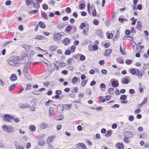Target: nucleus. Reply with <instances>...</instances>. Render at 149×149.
Here are the masks:
<instances>
[{
  "label": "nucleus",
  "mask_w": 149,
  "mask_h": 149,
  "mask_svg": "<svg viewBox=\"0 0 149 149\" xmlns=\"http://www.w3.org/2000/svg\"><path fill=\"white\" fill-rule=\"evenodd\" d=\"M15 58L13 57V60L8 59L7 60V62L8 64L12 66H19V64L15 60Z\"/></svg>",
  "instance_id": "obj_1"
},
{
  "label": "nucleus",
  "mask_w": 149,
  "mask_h": 149,
  "mask_svg": "<svg viewBox=\"0 0 149 149\" xmlns=\"http://www.w3.org/2000/svg\"><path fill=\"white\" fill-rule=\"evenodd\" d=\"M2 129L5 132H11L14 131V128L11 126H8L6 125H5L2 127Z\"/></svg>",
  "instance_id": "obj_2"
},
{
  "label": "nucleus",
  "mask_w": 149,
  "mask_h": 149,
  "mask_svg": "<svg viewBox=\"0 0 149 149\" xmlns=\"http://www.w3.org/2000/svg\"><path fill=\"white\" fill-rule=\"evenodd\" d=\"M13 118V116L9 114H5L3 117V120L8 122H11Z\"/></svg>",
  "instance_id": "obj_3"
},
{
  "label": "nucleus",
  "mask_w": 149,
  "mask_h": 149,
  "mask_svg": "<svg viewBox=\"0 0 149 149\" xmlns=\"http://www.w3.org/2000/svg\"><path fill=\"white\" fill-rule=\"evenodd\" d=\"M64 33H63L60 32L54 34L53 37L54 40L55 41H58L60 40L62 37L63 36V34Z\"/></svg>",
  "instance_id": "obj_4"
},
{
  "label": "nucleus",
  "mask_w": 149,
  "mask_h": 149,
  "mask_svg": "<svg viewBox=\"0 0 149 149\" xmlns=\"http://www.w3.org/2000/svg\"><path fill=\"white\" fill-rule=\"evenodd\" d=\"M43 63H45L46 65V66H47L48 71L49 72H52L54 69L52 68L51 64L49 62H48L47 63H45V62Z\"/></svg>",
  "instance_id": "obj_5"
},
{
  "label": "nucleus",
  "mask_w": 149,
  "mask_h": 149,
  "mask_svg": "<svg viewBox=\"0 0 149 149\" xmlns=\"http://www.w3.org/2000/svg\"><path fill=\"white\" fill-rule=\"evenodd\" d=\"M129 71L130 73L133 74H135L138 72L139 70L137 69L134 68H130L129 69Z\"/></svg>",
  "instance_id": "obj_6"
},
{
  "label": "nucleus",
  "mask_w": 149,
  "mask_h": 149,
  "mask_svg": "<svg viewBox=\"0 0 149 149\" xmlns=\"http://www.w3.org/2000/svg\"><path fill=\"white\" fill-rule=\"evenodd\" d=\"M54 110L53 107H50L49 109V114L48 116L49 117L52 116L54 113Z\"/></svg>",
  "instance_id": "obj_7"
},
{
  "label": "nucleus",
  "mask_w": 149,
  "mask_h": 149,
  "mask_svg": "<svg viewBox=\"0 0 149 149\" xmlns=\"http://www.w3.org/2000/svg\"><path fill=\"white\" fill-rule=\"evenodd\" d=\"M115 147L118 149H123L124 148V146L122 143H116Z\"/></svg>",
  "instance_id": "obj_8"
},
{
  "label": "nucleus",
  "mask_w": 149,
  "mask_h": 149,
  "mask_svg": "<svg viewBox=\"0 0 149 149\" xmlns=\"http://www.w3.org/2000/svg\"><path fill=\"white\" fill-rule=\"evenodd\" d=\"M19 106L20 108L22 109H25L29 107V105L27 103L24 104L22 103H19Z\"/></svg>",
  "instance_id": "obj_9"
},
{
  "label": "nucleus",
  "mask_w": 149,
  "mask_h": 149,
  "mask_svg": "<svg viewBox=\"0 0 149 149\" xmlns=\"http://www.w3.org/2000/svg\"><path fill=\"white\" fill-rule=\"evenodd\" d=\"M54 137V136H49L47 139L46 143L47 144L51 143L52 142Z\"/></svg>",
  "instance_id": "obj_10"
},
{
  "label": "nucleus",
  "mask_w": 149,
  "mask_h": 149,
  "mask_svg": "<svg viewBox=\"0 0 149 149\" xmlns=\"http://www.w3.org/2000/svg\"><path fill=\"white\" fill-rule=\"evenodd\" d=\"M132 134L130 132L127 131L125 132V136L127 138H130L132 136Z\"/></svg>",
  "instance_id": "obj_11"
},
{
  "label": "nucleus",
  "mask_w": 149,
  "mask_h": 149,
  "mask_svg": "<svg viewBox=\"0 0 149 149\" xmlns=\"http://www.w3.org/2000/svg\"><path fill=\"white\" fill-rule=\"evenodd\" d=\"M63 106L62 105H59L57 106V109L58 112H61L63 111Z\"/></svg>",
  "instance_id": "obj_12"
},
{
  "label": "nucleus",
  "mask_w": 149,
  "mask_h": 149,
  "mask_svg": "<svg viewBox=\"0 0 149 149\" xmlns=\"http://www.w3.org/2000/svg\"><path fill=\"white\" fill-rule=\"evenodd\" d=\"M112 50L111 49L106 50L104 54V55L107 57H108L112 53Z\"/></svg>",
  "instance_id": "obj_13"
},
{
  "label": "nucleus",
  "mask_w": 149,
  "mask_h": 149,
  "mask_svg": "<svg viewBox=\"0 0 149 149\" xmlns=\"http://www.w3.org/2000/svg\"><path fill=\"white\" fill-rule=\"evenodd\" d=\"M10 80L11 81H15L17 79V77L15 74H12L11 77L9 78Z\"/></svg>",
  "instance_id": "obj_14"
},
{
  "label": "nucleus",
  "mask_w": 149,
  "mask_h": 149,
  "mask_svg": "<svg viewBox=\"0 0 149 149\" xmlns=\"http://www.w3.org/2000/svg\"><path fill=\"white\" fill-rule=\"evenodd\" d=\"M29 129L31 131L33 132L36 130V127L34 125H31L29 126Z\"/></svg>",
  "instance_id": "obj_15"
},
{
  "label": "nucleus",
  "mask_w": 149,
  "mask_h": 149,
  "mask_svg": "<svg viewBox=\"0 0 149 149\" xmlns=\"http://www.w3.org/2000/svg\"><path fill=\"white\" fill-rule=\"evenodd\" d=\"M111 84L112 86L113 87H117L118 86V82L115 80L112 81Z\"/></svg>",
  "instance_id": "obj_16"
},
{
  "label": "nucleus",
  "mask_w": 149,
  "mask_h": 149,
  "mask_svg": "<svg viewBox=\"0 0 149 149\" xmlns=\"http://www.w3.org/2000/svg\"><path fill=\"white\" fill-rule=\"evenodd\" d=\"M33 7L36 9H38L40 7L39 3L37 2L33 3Z\"/></svg>",
  "instance_id": "obj_17"
},
{
  "label": "nucleus",
  "mask_w": 149,
  "mask_h": 149,
  "mask_svg": "<svg viewBox=\"0 0 149 149\" xmlns=\"http://www.w3.org/2000/svg\"><path fill=\"white\" fill-rule=\"evenodd\" d=\"M48 125L45 123H42L40 124V127L42 129H45L47 127Z\"/></svg>",
  "instance_id": "obj_18"
},
{
  "label": "nucleus",
  "mask_w": 149,
  "mask_h": 149,
  "mask_svg": "<svg viewBox=\"0 0 149 149\" xmlns=\"http://www.w3.org/2000/svg\"><path fill=\"white\" fill-rule=\"evenodd\" d=\"M63 118V116L62 115H60L56 116L55 118V119L56 120H62Z\"/></svg>",
  "instance_id": "obj_19"
},
{
  "label": "nucleus",
  "mask_w": 149,
  "mask_h": 149,
  "mask_svg": "<svg viewBox=\"0 0 149 149\" xmlns=\"http://www.w3.org/2000/svg\"><path fill=\"white\" fill-rule=\"evenodd\" d=\"M34 0H26L25 3L26 5L29 6L33 3H34Z\"/></svg>",
  "instance_id": "obj_20"
},
{
  "label": "nucleus",
  "mask_w": 149,
  "mask_h": 149,
  "mask_svg": "<svg viewBox=\"0 0 149 149\" xmlns=\"http://www.w3.org/2000/svg\"><path fill=\"white\" fill-rule=\"evenodd\" d=\"M36 40H42L44 39V37L40 35H38L36 36L35 38Z\"/></svg>",
  "instance_id": "obj_21"
},
{
  "label": "nucleus",
  "mask_w": 149,
  "mask_h": 149,
  "mask_svg": "<svg viewBox=\"0 0 149 149\" xmlns=\"http://www.w3.org/2000/svg\"><path fill=\"white\" fill-rule=\"evenodd\" d=\"M57 48V47L56 46H52L49 47V50L51 51H54Z\"/></svg>",
  "instance_id": "obj_22"
},
{
  "label": "nucleus",
  "mask_w": 149,
  "mask_h": 149,
  "mask_svg": "<svg viewBox=\"0 0 149 149\" xmlns=\"http://www.w3.org/2000/svg\"><path fill=\"white\" fill-rule=\"evenodd\" d=\"M117 62L120 64H123V58L121 57H119L116 59Z\"/></svg>",
  "instance_id": "obj_23"
},
{
  "label": "nucleus",
  "mask_w": 149,
  "mask_h": 149,
  "mask_svg": "<svg viewBox=\"0 0 149 149\" xmlns=\"http://www.w3.org/2000/svg\"><path fill=\"white\" fill-rule=\"evenodd\" d=\"M53 103V100H49L45 103V105L46 106H48L50 105H51Z\"/></svg>",
  "instance_id": "obj_24"
},
{
  "label": "nucleus",
  "mask_w": 149,
  "mask_h": 149,
  "mask_svg": "<svg viewBox=\"0 0 149 149\" xmlns=\"http://www.w3.org/2000/svg\"><path fill=\"white\" fill-rule=\"evenodd\" d=\"M112 133V131L111 130H109L105 134V136L107 137L111 135Z\"/></svg>",
  "instance_id": "obj_25"
},
{
  "label": "nucleus",
  "mask_w": 149,
  "mask_h": 149,
  "mask_svg": "<svg viewBox=\"0 0 149 149\" xmlns=\"http://www.w3.org/2000/svg\"><path fill=\"white\" fill-rule=\"evenodd\" d=\"M23 72L24 74L28 73V68L27 65L24 66L23 68Z\"/></svg>",
  "instance_id": "obj_26"
},
{
  "label": "nucleus",
  "mask_w": 149,
  "mask_h": 149,
  "mask_svg": "<svg viewBox=\"0 0 149 149\" xmlns=\"http://www.w3.org/2000/svg\"><path fill=\"white\" fill-rule=\"evenodd\" d=\"M39 26L42 29H44L45 27V26L44 23L41 22H40L39 23Z\"/></svg>",
  "instance_id": "obj_27"
},
{
  "label": "nucleus",
  "mask_w": 149,
  "mask_h": 149,
  "mask_svg": "<svg viewBox=\"0 0 149 149\" xmlns=\"http://www.w3.org/2000/svg\"><path fill=\"white\" fill-rule=\"evenodd\" d=\"M127 97L125 95H122L120 98V99L123 100H125L126 99Z\"/></svg>",
  "instance_id": "obj_28"
},
{
  "label": "nucleus",
  "mask_w": 149,
  "mask_h": 149,
  "mask_svg": "<svg viewBox=\"0 0 149 149\" xmlns=\"http://www.w3.org/2000/svg\"><path fill=\"white\" fill-rule=\"evenodd\" d=\"M38 143L39 145L42 146L45 144V141L44 140H41L39 141Z\"/></svg>",
  "instance_id": "obj_29"
},
{
  "label": "nucleus",
  "mask_w": 149,
  "mask_h": 149,
  "mask_svg": "<svg viewBox=\"0 0 149 149\" xmlns=\"http://www.w3.org/2000/svg\"><path fill=\"white\" fill-rule=\"evenodd\" d=\"M16 86V84H13L11 85L8 87V89L10 91H11L13 88H14Z\"/></svg>",
  "instance_id": "obj_30"
},
{
  "label": "nucleus",
  "mask_w": 149,
  "mask_h": 149,
  "mask_svg": "<svg viewBox=\"0 0 149 149\" xmlns=\"http://www.w3.org/2000/svg\"><path fill=\"white\" fill-rule=\"evenodd\" d=\"M24 75L27 79L29 80L31 79V76L29 75L28 73L24 74Z\"/></svg>",
  "instance_id": "obj_31"
},
{
  "label": "nucleus",
  "mask_w": 149,
  "mask_h": 149,
  "mask_svg": "<svg viewBox=\"0 0 149 149\" xmlns=\"http://www.w3.org/2000/svg\"><path fill=\"white\" fill-rule=\"evenodd\" d=\"M114 88H109V93L110 94H113L114 93V91L113 90Z\"/></svg>",
  "instance_id": "obj_32"
},
{
  "label": "nucleus",
  "mask_w": 149,
  "mask_h": 149,
  "mask_svg": "<svg viewBox=\"0 0 149 149\" xmlns=\"http://www.w3.org/2000/svg\"><path fill=\"white\" fill-rule=\"evenodd\" d=\"M71 29L72 27L71 26H69L66 28V31L68 32L71 31Z\"/></svg>",
  "instance_id": "obj_33"
},
{
  "label": "nucleus",
  "mask_w": 149,
  "mask_h": 149,
  "mask_svg": "<svg viewBox=\"0 0 149 149\" xmlns=\"http://www.w3.org/2000/svg\"><path fill=\"white\" fill-rule=\"evenodd\" d=\"M132 60H127L125 61L127 65L131 64L132 63Z\"/></svg>",
  "instance_id": "obj_34"
},
{
  "label": "nucleus",
  "mask_w": 149,
  "mask_h": 149,
  "mask_svg": "<svg viewBox=\"0 0 149 149\" xmlns=\"http://www.w3.org/2000/svg\"><path fill=\"white\" fill-rule=\"evenodd\" d=\"M123 82L124 84H127L129 83V80L125 78L123 80Z\"/></svg>",
  "instance_id": "obj_35"
},
{
  "label": "nucleus",
  "mask_w": 149,
  "mask_h": 149,
  "mask_svg": "<svg viewBox=\"0 0 149 149\" xmlns=\"http://www.w3.org/2000/svg\"><path fill=\"white\" fill-rule=\"evenodd\" d=\"M42 8L44 10H46L48 8V6L45 4H43L42 6Z\"/></svg>",
  "instance_id": "obj_36"
},
{
  "label": "nucleus",
  "mask_w": 149,
  "mask_h": 149,
  "mask_svg": "<svg viewBox=\"0 0 149 149\" xmlns=\"http://www.w3.org/2000/svg\"><path fill=\"white\" fill-rule=\"evenodd\" d=\"M66 11L67 13H70L71 12V9L69 7H67L66 8Z\"/></svg>",
  "instance_id": "obj_37"
},
{
  "label": "nucleus",
  "mask_w": 149,
  "mask_h": 149,
  "mask_svg": "<svg viewBox=\"0 0 149 149\" xmlns=\"http://www.w3.org/2000/svg\"><path fill=\"white\" fill-rule=\"evenodd\" d=\"M42 15L43 18L46 19H47V15L46 13H42Z\"/></svg>",
  "instance_id": "obj_38"
},
{
  "label": "nucleus",
  "mask_w": 149,
  "mask_h": 149,
  "mask_svg": "<svg viewBox=\"0 0 149 149\" xmlns=\"http://www.w3.org/2000/svg\"><path fill=\"white\" fill-rule=\"evenodd\" d=\"M136 75L138 76V78L139 79H141L142 78V74H139V71L138 72L136 73Z\"/></svg>",
  "instance_id": "obj_39"
},
{
  "label": "nucleus",
  "mask_w": 149,
  "mask_h": 149,
  "mask_svg": "<svg viewBox=\"0 0 149 149\" xmlns=\"http://www.w3.org/2000/svg\"><path fill=\"white\" fill-rule=\"evenodd\" d=\"M16 149H24V148L19 145H18L16 146Z\"/></svg>",
  "instance_id": "obj_40"
},
{
  "label": "nucleus",
  "mask_w": 149,
  "mask_h": 149,
  "mask_svg": "<svg viewBox=\"0 0 149 149\" xmlns=\"http://www.w3.org/2000/svg\"><path fill=\"white\" fill-rule=\"evenodd\" d=\"M107 36V38L109 39L113 37V35L112 33L108 34Z\"/></svg>",
  "instance_id": "obj_41"
},
{
  "label": "nucleus",
  "mask_w": 149,
  "mask_h": 149,
  "mask_svg": "<svg viewBox=\"0 0 149 149\" xmlns=\"http://www.w3.org/2000/svg\"><path fill=\"white\" fill-rule=\"evenodd\" d=\"M72 61V59L71 58H68L67 60V63L68 64H71Z\"/></svg>",
  "instance_id": "obj_42"
},
{
  "label": "nucleus",
  "mask_w": 149,
  "mask_h": 149,
  "mask_svg": "<svg viewBox=\"0 0 149 149\" xmlns=\"http://www.w3.org/2000/svg\"><path fill=\"white\" fill-rule=\"evenodd\" d=\"M85 24L84 23H82L79 26V28L81 29H82L85 27Z\"/></svg>",
  "instance_id": "obj_43"
},
{
  "label": "nucleus",
  "mask_w": 149,
  "mask_h": 149,
  "mask_svg": "<svg viewBox=\"0 0 149 149\" xmlns=\"http://www.w3.org/2000/svg\"><path fill=\"white\" fill-rule=\"evenodd\" d=\"M93 23L95 25H97L99 24V22L97 20L95 19L93 21Z\"/></svg>",
  "instance_id": "obj_44"
},
{
  "label": "nucleus",
  "mask_w": 149,
  "mask_h": 149,
  "mask_svg": "<svg viewBox=\"0 0 149 149\" xmlns=\"http://www.w3.org/2000/svg\"><path fill=\"white\" fill-rule=\"evenodd\" d=\"M12 120H13L16 123H19L20 121V120L18 118H15L13 117V118Z\"/></svg>",
  "instance_id": "obj_45"
},
{
  "label": "nucleus",
  "mask_w": 149,
  "mask_h": 149,
  "mask_svg": "<svg viewBox=\"0 0 149 149\" xmlns=\"http://www.w3.org/2000/svg\"><path fill=\"white\" fill-rule=\"evenodd\" d=\"M70 42V39L68 38H66V45L69 44Z\"/></svg>",
  "instance_id": "obj_46"
},
{
  "label": "nucleus",
  "mask_w": 149,
  "mask_h": 149,
  "mask_svg": "<svg viewBox=\"0 0 149 149\" xmlns=\"http://www.w3.org/2000/svg\"><path fill=\"white\" fill-rule=\"evenodd\" d=\"M33 93L35 95H40V93L38 92L37 91H34L33 92Z\"/></svg>",
  "instance_id": "obj_47"
},
{
  "label": "nucleus",
  "mask_w": 149,
  "mask_h": 149,
  "mask_svg": "<svg viewBox=\"0 0 149 149\" xmlns=\"http://www.w3.org/2000/svg\"><path fill=\"white\" fill-rule=\"evenodd\" d=\"M91 93V90L89 89H86V93L88 94H90Z\"/></svg>",
  "instance_id": "obj_48"
},
{
  "label": "nucleus",
  "mask_w": 149,
  "mask_h": 149,
  "mask_svg": "<svg viewBox=\"0 0 149 149\" xmlns=\"http://www.w3.org/2000/svg\"><path fill=\"white\" fill-rule=\"evenodd\" d=\"M85 59V56L83 55H81V56H80V59L82 61H84Z\"/></svg>",
  "instance_id": "obj_49"
},
{
  "label": "nucleus",
  "mask_w": 149,
  "mask_h": 149,
  "mask_svg": "<svg viewBox=\"0 0 149 149\" xmlns=\"http://www.w3.org/2000/svg\"><path fill=\"white\" fill-rule=\"evenodd\" d=\"M128 120L131 121H132L134 120V117L132 115L130 116L129 117Z\"/></svg>",
  "instance_id": "obj_50"
},
{
  "label": "nucleus",
  "mask_w": 149,
  "mask_h": 149,
  "mask_svg": "<svg viewBox=\"0 0 149 149\" xmlns=\"http://www.w3.org/2000/svg\"><path fill=\"white\" fill-rule=\"evenodd\" d=\"M71 106V104H66V108H67L68 109H70Z\"/></svg>",
  "instance_id": "obj_51"
},
{
  "label": "nucleus",
  "mask_w": 149,
  "mask_h": 149,
  "mask_svg": "<svg viewBox=\"0 0 149 149\" xmlns=\"http://www.w3.org/2000/svg\"><path fill=\"white\" fill-rule=\"evenodd\" d=\"M129 92L130 94H134L135 93V91L134 89H130Z\"/></svg>",
  "instance_id": "obj_52"
},
{
  "label": "nucleus",
  "mask_w": 149,
  "mask_h": 149,
  "mask_svg": "<svg viewBox=\"0 0 149 149\" xmlns=\"http://www.w3.org/2000/svg\"><path fill=\"white\" fill-rule=\"evenodd\" d=\"M84 6H85V5L84 4L81 3L80 4V5L79 6V7L80 9H83L84 8Z\"/></svg>",
  "instance_id": "obj_53"
},
{
  "label": "nucleus",
  "mask_w": 149,
  "mask_h": 149,
  "mask_svg": "<svg viewBox=\"0 0 149 149\" xmlns=\"http://www.w3.org/2000/svg\"><path fill=\"white\" fill-rule=\"evenodd\" d=\"M115 93L116 95H118L120 93V92L119 91V90L118 88L116 89Z\"/></svg>",
  "instance_id": "obj_54"
},
{
  "label": "nucleus",
  "mask_w": 149,
  "mask_h": 149,
  "mask_svg": "<svg viewBox=\"0 0 149 149\" xmlns=\"http://www.w3.org/2000/svg\"><path fill=\"white\" fill-rule=\"evenodd\" d=\"M77 80L78 79L76 77H73L72 79V82L74 83L76 82L77 81Z\"/></svg>",
  "instance_id": "obj_55"
},
{
  "label": "nucleus",
  "mask_w": 149,
  "mask_h": 149,
  "mask_svg": "<svg viewBox=\"0 0 149 149\" xmlns=\"http://www.w3.org/2000/svg\"><path fill=\"white\" fill-rule=\"evenodd\" d=\"M99 98L100 99L101 102H105V99H104L103 96H100L99 97Z\"/></svg>",
  "instance_id": "obj_56"
},
{
  "label": "nucleus",
  "mask_w": 149,
  "mask_h": 149,
  "mask_svg": "<svg viewBox=\"0 0 149 149\" xmlns=\"http://www.w3.org/2000/svg\"><path fill=\"white\" fill-rule=\"evenodd\" d=\"M11 2L10 0H8L6 2V4L7 6H9L11 4Z\"/></svg>",
  "instance_id": "obj_57"
},
{
  "label": "nucleus",
  "mask_w": 149,
  "mask_h": 149,
  "mask_svg": "<svg viewBox=\"0 0 149 149\" xmlns=\"http://www.w3.org/2000/svg\"><path fill=\"white\" fill-rule=\"evenodd\" d=\"M87 80H85L83 81L81 83V85L83 86H85L86 84L87 83Z\"/></svg>",
  "instance_id": "obj_58"
},
{
  "label": "nucleus",
  "mask_w": 149,
  "mask_h": 149,
  "mask_svg": "<svg viewBox=\"0 0 149 149\" xmlns=\"http://www.w3.org/2000/svg\"><path fill=\"white\" fill-rule=\"evenodd\" d=\"M88 31V29L87 28H84L83 30V33L85 35V34Z\"/></svg>",
  "instance_id": "obj_59"
},
{
  "label": "nucleus",
  "mask_w": 149,
  "mask_h": 149,
  "mask_svg": "<svg viewBox=\"0 0 149 149\" xmlns=\"http://www.w3.org/2000/svg\"><path fill=\"white\" fill-rule=\"evenodd\" d=\"M81 147H82V149H87L84 144L83 143H81Z\"/></svg>",
  "instance_id": "obj_60"
},
{
  "label": "nucleus",
  "mask_w": 149,
  "mask_h": 149,
  "mask_svg": "<svg viewBox=\"0 0 149 149\" xmlns=\"http://www.w3.org/2000/svg\"><path fill=\"white\" fill-rule=\"evenodd\" d=\"M18 29L20 31H22L23 30V28L22 25H19L18 27Z\"/></svg>",
  "instance_id": "obj_61"
},
{
  "label": "nucleus",
  "mask_w": 149,
  "mask_h": 149,
  "mask_svg": "<svg viewBox=\"0 0 149 149\" xmlns=\"http://www.w3.org/2000/svg\"><path fill=\"white\" fill-rule=\"evenodd\" d=\"M102 31L100 30H98L97 31V33L100 36H102Z\"/></svg>",
  "instance_id": "obj_62"
},
{
  "label": "nucleus",
  "mask_w": 149,
  "mask_h": 149,
  "mask_svg": "<svg viewBox=\"0 0 149 149\" xmlns=\"http://www.w3.org/2000/svg\"><path fill=\"white\" fill-rule=\"evenodd\" d=\"M107 72V71L105 69H103L101 70V73L102 74H105Z\"/></svg>",
  "instance_id": "obj_63"
},
{
  "label": "nucleus",
  "mask_w": 149,
  "mask_h": 149,
  "mask_svg": "<svg viewBox=\"0 0 149 149\" xmlns=\"http://www.w3.org/2000/svg\"><path fill=\"white\" fill-rule=\"evenodd\" d=\"M81 147V143L80 145L79 146H77L75 148V149H82V148Z\"/></svg>",
  "instance_id": "obj_64"
}]
</instances>
